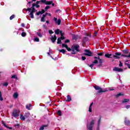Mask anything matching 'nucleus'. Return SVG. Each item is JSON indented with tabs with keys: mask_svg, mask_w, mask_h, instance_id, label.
<instances>
[{
	"mask_svg": "<svg viewBox=\"0 0 130 130\" xmlns=\"http://www.w3.org/2000/svg\"><path fill=\"white\" fill-rule=\"evenodd\" d=\"M54 21L55 22V23L57 24V25H60V24L61 23V20H60V19H58L57 20V18L54 17Z\"/></svg>",
	"mask_w": 130,
	"mask_h": 130,
	"instance_id": "6e6552de",
	"label": "nucleus"
},
{
	"mask_svg": "<svg viewBox=\"0 0 130 130\" xmlns=\"http://www.w3.org/2000/svg\"><path fill=\"white\" fill-rule=\"evenodd\" d=\"M89 112H92V107H89Z\"/></svg>",
	"mask_w": 130,
	"mask_h": 130,
	"instance_id": "de8ad7c7",
	"label": "nucleus"
},
{
	"mask_svg": "<svg viewBox=\"0 0 130 130\" xmlns=\"http://www.w3.org/2000/svg\"><path fill=\"white\" fill-rule=\"evenodd\" d=\"M49 34H53V31H52V30H49Z\"/></svg>",
	"mask_w": 130,
	"mask_h": 130,
	"instance_id": "4d7b16f0",
	"label": "nucleus"
},
{
	"mask_svg": "<svg viewBox=\"0 0 130 130\" xmlns=\"http://www.w3.org/2000/svg\"><path fill=\"white\" fill-rule=\"evenodd\" d=\"M40 2V3H41H41H42V4H46V2H45L44 0H41Z\"/></svg>",
	"mask_w": 130,
	"mask_h": 130,
	"instance_id": "5fc2aeb1",
	"label": "nucleus"
},
{
	"mask_svg": "<svg viewBox=\"0 0 130 130\" xmlns=\"http://www.w3.org/2000/svg\"><path fill=\"white\" fill-rule=\"evenodd\" d=\"M113 71L114 72H118L119 73H120L121 72H123V69H120V68H118L117 67H115L113 69Z\"/></svg>",
	"mask_w": 130,
	"mask_h": 130,
	"instance_id": "1a4fd4ad",
	"label": "nucleus"
},
{
	"mask_svg": "<svg viewBox=\"0 0 130 130\" xmlns=\"http://www.w3.org/2000/svg\"><path fill=\"white\" fill-rule=\"evenodd\" d=\"M35 7H36V8L37 9H38V8H40V5H38V4H36Z\"/></svg>",
	"mask_w": 130,
	"mask_h": 130,
	"instance_id": "e2e57ef3",
	"label": "nucleus"
},
{
	"mask_svg": "<svg viewBox=\"0 0 130 130\" xmlns=\"http://www.w3.org/2000/svg\"><path fill=\"white\" fill-rule=\"evenodd\" d=\"M35 42H39V38H35Z\"/></svg>",
	"mask_w": 130,
	"mask_h": 130,
	"instance_id": "4c0bfd02",
	"label": "nucleus"
},
{
	"mask_svg": "<svg viewBox=\"0 0 130 130\" xmlns=\"http://www.w3.org/2000/svg\"><path fill=\"white\" fill-rule=\"evenodd\" d=\"M99 63H101L102 64V63H103V61H102V59H100V60H99Z\"/></svg>",
	"mask_w": 130,
	"mask_h": 130,
	"instance_id": "09e8293b",
	"label": "nucleus"
},
{
	"mask_svg": "<svg viewBox=\"0 0 130 130\" xmlns=\"http://www.w3.org/2000/svg\"><path fill=\"white\" fill-rule=\"evenodd\" d=\"M98 34V31H94V36H97V35Z\"/></svg>",
	"mask_w": 130,
	"mask_h": 130,
	"instance_id": "3c124183",
	"label": "nucleus"
},
{
	"mask_svg": "<svg viewBox=\"0 0 130 130\" xmlns=\"http://www.w3.org/2000/svg\"><path fill=\"white\" fill-rule=\"evenodd\" d=\"M88 40H89V39H88V38H87L86 37H84L83 38L82 42L83 43H86V42H87V41H88Z\"/></svg>",
	"mask_w": 130,
	"mask_h": 130,
	"instance_id": "dca6fc26",
	"label": "nucleus"
},
{
	"mask_svg": "<svg viewBox=\"0 0 130 130\" xmlns=\"http://www.w3.org/2000/svg\"><path fill=\"white\" fill-rule=\"evenodd\" d=\"M125 125H130V121L127 119L125 118L124 120Z\"/></svg>",
	"mask_w": 130,
	"mask_h": 130,
	"instance_id": "ddd939ff",
	"label": "nucleus"
},
{
	"mask_svg": "<svg viewBox=\"0 0 130 130\" xmlns=\"http://www.w3.org/2000/svg\"><path fill=\"white\" fill-rule=\"evenodd\" d=\"M80 45L76 44L72 46L71 54H77V53L80 52Z\"/></svg>",
	"mask_w": 130,
	"mask_h": 130,
	"instance_id": "f257e3e1",
	"label": "nucleus"
},
{
	"mask_svg": "<svg viewBox=\"0 0 130 130\" xmlns=\"http://www.w3.org/2000/svg\"><path fill=\"white\" fill-rule=\"evenodd\" d=\"M11 79H16V80H18V77L16 75H13L12 76Z\"/></svg>",
	"mask_w": 130,
	"mask_h": 130,
	"instance_id": "c756f323",
	"label": "nucleus"
},
{
	"mask_svg": "<svg viewBox=\"0 0 130 130\" xmlns=\"http://www.w3.org/2000/svg\"><path fill=\"white\" fill-rule=\"evenodd\" d=\"M35 6H36V4L35 3L32 4V7L31 8V11H33L34 12H36L37 10H35Z\"/></svg>",
	"mask_w": 130,
	"mask_h": 130,
	"instance_id": "2eb2a0df",
	"label": "nucleus"
},
{
	"mask_svg": "<svg viewBox=\"0 0 130 130\" xmlns=\"http://www.w3.org/2000/svg\"><path fill=\"white\" fill-rule=\"evenodd\" d=\"M122 56L123 57L122 55H125V54H122L120 52H116L115 53V54L113 55V57H114V58H116V59H119V58H120V57L119 56Z\"/></svg>",
	"mask_w": 130,
	"mask_h": 130,
	"instance_id": "39448f33",
	"label": "nucleus"
},
{
	"mask_svg": "<svg viewBox=\"0 0 130 130\" xmlns=\"http://www.w3.org/2000/svg\"><path fill=\"white\" fill-rule=\"evenodd\" d=\"M47 126H48V125H43L42 126H41V127L39 128V130H43L44 129L45 127H47Z\"/></svg>",
	"mask_w": 130,
	"mask_h": 130,
	"instance_id": "f3484780",
	"label": "nucleus"
},
{
	"mask_svg": "<svg viewBox=\"0 0 130 130\" xmlns=\"http://www.w3.org/2000/svg\"><path fill=\"white\" fill-rule=\"evenodd\" d=\"M56 39H57V37L56 35H54V36L52 35L51 36V40L52 43H54V42L56 41Z\"/></svg>",
	"mask_w": 130,
	"mask_h": 130,
	"instance_id": "9d476101",
	"label": "nucleus"
},
{
	"mask_svg": "<svg viewBox=\"0 0 130 130\" xmlns=\"http://www.w3.org/2000/svg\"><path fill=\"white\" fill-rule=\"evenodd\" d=\"M24 117H25V118H28V117H30V113H25V114H24Z\"/></svg>",
	"mask_w": 130,
	"mask_h": 130,
	"instance_id": "a211bd4d",
	"label": "nucleus"
},
{
	"mask_svg": "<svg viewBox=\"0 0 130 130\" xmlns=\"http://www.w3.org/2000/svg\"><path fill=\"white\" fill-rule=\"evenodd\" d=\"M68 46L66 44H62V47H65V48H67Z\"/></svg>",
	"mask_w": 130,
	"mask_h": 130,
	"instance_id": "f704fd0d",
	"label": "nucleus"
},
{
	"mask_svg": "<svg viewBox=\"0 0 130 130\" xmlns=\"http://www.w3.org/2000/svg\"><path fill=\"white\" fill-rule=\"evenodd\" d=\"M52 3V1H46L45 5H47V6H49L51 5Z\"/></svg>",
	"mask_w": 130,
	"mask_h": 130,
	"instance_id": "a878e982",
	"label": "nucleus"
},
{
	"mask_svg": "<svg viewBox=\"0 0 130 130\" xmlns=\"http://www.w3.org/2000/svg\"><path fill=\"white\" fill-rule=\"evenodd\" d=\"M15 18V15H12L10 17V20H13Z\"/></svg>",
	"mask_w": 130,
	"mask_h": 130,
	"instance_id": "79ce46f5",
	"label": "nucleus"
},
{
	"mask_svg": "<svg viewBox=\"0 0 130 130\" xmlns=\"http://www.w3.org/2000/svg\"><path fill=\"white\" fill-rule=\"evenodd\" d=\"M3 124L5 127H6L7 128H9V126H8V125H7L6 123H4Z\"/></svg>",
	"mask_w": 130,
	"mask_h": 130,
	"instance_id": "0e129e2a",
	"label": "nucleus"
},
{
	"mask_svg": "<svg viewBox=\"0 0 130 130\" xmlns=\"http://www.w3.org/2000/svg\"><path fill=\"white\" fill-rule=\"evenodd\" d=\"M84 51L85 53L83 54V55H85V56H92L93 54V53L90 50L85 49Z\"/></svg>",
	"mask_w": 130,
	"mask_h": 130,
	"instance_id": "423d86ee",
	"label": "nucleus"
},
{
	"mask_svg": "<svg viewBox=\"0 0 130 130\" xmlns=\"http://www.w3.org/2000/svg\"><path fill=\"white\" fill-rule=\"evenodd\" d=\"M60 34L61 35V37H63V35H64V34L63 33H62V31H60Z\"/></svg>",
	"mask_w": 130,
	"mask_h": 130,
	"instance_id": "864d4df0",
	"label": "nucleus"
},
{
	"mask_svg": "<svg viewBox=\"0 0 130 130\" xmlns=\"http://www.w3.org/2000/svg\"><path fill=\"white\" fill-rule=\"evenodd\" d=\"M26 35H27V34H26V32H22L21 33V36H22V37H25V36H26Z\"/></svg>",
	"mask_w": 130,
	"mask_h": 130,
	"instance_id": "473e14b6",
	"label": "nucleus"
},
{
	"mask_svg": "<svg viewBox=\"0 0 130 130\" xmlns=\"http://www.w3.org/2000/svg\"><path fill=\"white\" fill-rule=\"evenodd\" d=\"M20 119H21V120H25L26 117H25V116H23L22 114H20Z\"/></svg>",
	"mask_w": 130,
	"mask_h": 130,
	"instance_id": "4be33fe9",
	"label": "nucleus"
},
{
	"mask_svg": "<svg viewBox=\"0 0 130 130\" xmlns=\"http://www.w3.org/2000/svg\"><path fill=\"white\" fill-rule=\"evenodd\" d=\"M25 107H26V109H28V110H30V107L29 106V104L26 105Z\"/></svg>",
	"mask_w": 130,
	"mask_h": 130,
	"instance_id": "58836bf2",
	"label": "nucleus"
},
{
	"mask_svg": "<svg viewBox=\"0 0 130 130\" xmlns=\"http://www.w3.org/2000/svg\"><path fill=\"white\" fill-rule=\"evenodd\" d=\"M31 8H28L27 9H24V11H26V12H31Z\"/></svg>",
	"mask_w": 130,
	"mask_h": 130,
	"instance_id": "bb28decb",
	"label": "nucleus"
},
{
	"mask_svg": "<svg viewBox=\"0 0 130 130\" xmlns=\"http://www.w3.org/2000/svg\"><path fill=\"white\" fill-rule=\"evenodd\" d=\"M41 22H45V18L42 17L41 19Z\"/></svg>",
	"mask_w": 130,
	"mask_h": 130,
	"instance_id": "49530a36",
	"label": "nucleus"
},
{
	"mask_svg": "<svg viewBox=\"0 0 130 130\" xmlns=\"http://www.w3.org/2000/svg\"><path fill=\"white\" fill-rule=\"evenodd\" d=\"M130 108V105H127V106H126V108L127 109H128V108Z\"/></svg>",
	"mask_w": 130,
	"mask_h": 130,
	"instance_id": "338daca9",
	"label": "nucleus"
},
{
	"mask_svg": "<svg viewBox=\"0 0 130 130\" xmlns=\"http://www.w3.org/2000/svg\"><path fill=\"white\" fill-rule=\"evenodd\" d=\"M59 38L61 40H64L66 39V37H60Z\"/></svg>",
	"mask_w": 130,
	"mask_h": 130,
	"instance_id": "8fccbe9b",
	"label": "nucleus"
},
{
	"mask_svg": "<svg viewBox=\"0 0 130 130\" xmlns=\"http://www.w3.org/2000/svg\"><path fill=\"white\" fill-rule=\"evenodd\" d=\"M125 65L127 66V67H128V69H130V64L129 63H125Z\"/></svg>",
	"mask_w": 130,
	"mask_h": 130,
	"instance_id": "c03bdc74",
	"label": "nucleus"
},
{
	"mask_svg": "<svg viewBox=\"0 0 130 130\" xmlns=\"http://www.w3.org/2000/svg\"><path fill=\"white\" fill-rule=\"evenodd\" d=\"M8 85H9V83L8 82H5V83L3 84V86L4 87H8Z\"/></svg>",
	"mask_w": 130,
	"mask_h": 130,
	"instance_id": "c9c22d12",
	"label": "nucleus"
},
{
	"mask_svg": "<svg viewBox=\"0 0 130 130\" xmlns=\"http://www.w3.org/2000/svg\"><path fill=\"white\" fill-rule=\"evenodd\" d=\"M37 35L38 36H39V37H42V35H41V33L39 32H37Z\"/></svg>",
	"mask_w": 130,
	"mask_h": 130,
	"instance_id": "e433bc0d",
	"label": "nucleus"
},
{
	"mask_svg": "<svg viewBox=\"0 0 130 130\" xmlns=\"http://www.w3.org/2000/svg\"><path fill=\"white\" fill-rule=\"evenodd\" d=\"M12 116H13V117H15V118H17L18 116H19V114H18V112L16 109H13Z\"/></svg>",
	"mask_w": 130,
	"mask_h": 130,
	"instance_id": "0eeeda50",
	"label": "nucleus"
},
{
	"mask_svg": "<svg viewBox=\"0 0 130 130\" xmlns=\"http://www.w3.org/2000/svg\"><path fill=\"white\" fill-rule=\"evenodd\" d=\"M126 102H129V99H125L122 101V103H126Z\"/></svg>",
	"mask_w": 130,
	"mask_h": 130,
	"instance_id": "b1692460",
	"label": "nucleus"
},
{
	"mask_svg": "<svg viewBox=\"0 0 130 130\" xmlns=\"http://www.w3.org/2000/svg\"><path fill=\"white\" fill-rule=\"evenodd\" d=\"M59 51L60 52H62V53L63 54H66V52H67V51H66V50L62 49H61V50H59Z\"/></svg>",
	"mask_w": 130,
	"mask_h": 130,
	"instance_id": "c85d7f7f",
	"label": "nucleus"
},
{
	"mask_svg": "<svg viewBox=\"0 0 130 130\" xmlns=\"http://www.w3.org/2000/svg\"><path fill=\"white\" fill-rule=\"evenodd\" d=\"M85 36H88V37H91V34H85Z\"/></svg>",
	"mask_w": 130,
	"mask_h": 130,
	"instance_id": "bf43d9fd",
	"label": "nucleus"
},
{
	"mask_svg": "<svg viewBox=\"0 0 130 130\" xmlns=\"http://www.w3.org/2000/svg\"><path fill=\"white\" fill-rule=\"evenodd\" d=\"M71 35L72 36V39L73 40H78V39H79V38H80V37H79V35H75L73 34H71Z\"/></svg>",
	"mask_w": 130,
	"mask_h": 130,
	"instance_id": "9b49d317",
	"label": "nucleus"
},
{
	"mask_svg": "<svg viewBox=\"0 0 130 130\" xmlns=\"http://www.w3.org/2000/svg\"><path fill=\"white\" fill-rule=\"evenodd\" d=\"M105 57H107V58H113V56L112 57H110L109 55V53H107L105 54Z\"/></svg>",
	"mask_w": 130,
	"mask_h": 130,
	"instance_id": "412c9836",
	"label": "nucleus"
},
{
	"mask_svg": "<svg viewBox=\"0 0 130 130\" xmlns=\"http://www.w3.org/2000/svg\"><path fill=\"white\" fill-rule=\"evenodd\" d=\"M57 114L59 115V116H61V111L58 110L57 112Z\"/></svg>",
	"mask_w": 130,
	"mask_h": 130,
	"instance_id": "72a5a7b5",
	"label": "nucleus"
},
{
	"mask_svg": "<svg viewBox=\"0 0 130 130\" xmlns=\"http://www.w3.org/2000/svg\"><path fill=\"white\" fill-rule=\"evenodd\" d=\"M43 27L44 28V29H45L46 30V29H47V27H46V24H43Z\"/></svg>",
	"mask_w": 130,
	"mask_h": 130,
	"instance_id": "603ef678",
	"label": "nucleus"
},
{
	"mask_svg": "<svg viewBox=\"0 0 130 130\" xmlns=\"http://www.w3.org/2000/svg\"><path fill=\"white\" fill-rule=\"evenodd\" d=\"M18 96H19V94H18V92H14L13 94V97L15 99H17Z\"/></svg>",
	"mask_w": 130,
	"mask_h": 130,
	"instance_id": "6ab92c4d",
	"label": "nucleus"
},
{
	"mask_svg": "<svg viewBox=\"0 0 130 130\" xmlns=\"http://www.w3.org/2000/svg\"><path fill=\"white\" fill-rule=\"evenodd\" d=\"M121 51L123 53L122 54H124L125 55H126V54H128V53H129V49L127 48L122 50Z\"/></svg>",
	"mask_w": 130,
	"mask_h": 130,
	"instance_id": "f8f14e48",
	"label": "nucleus"
},
{
	"mask_svg": "<svg viewBox=\"0 0 130 130\" xmlns=\"http://www.w3.org/2000/svg\"><path fill=\"white\" fill-rule=\"evenodd\" d=\"M123 95L124 94L123 93H121V92H120L116 95V98H118V97H120V96H123Z\"/></svg>",
	"mask_w": 130,
	"mask_h": 130,
	"instance_id": "393cba45",
	"label": "nucleus"
},
{
	"mask_svg": "<svg viewBox=\"0 0 130 130\" xmlns=\"http://www.w3.org/2000/svg\"><path fill=\"white\" fill-rule=\"evenodd\" d=\"M81 58H82V60H85V59H86V57H85V56H82V57H81Z\"/></svg>",
	"mask_w": 130,
	"mask_h": 130,
	"instance_id": "052dcab7",
	"label": "nucleus"
},
{
	"mask_svg": "<svg viewBox=\"0 0 130 130\" xmlns=\"http://www.w3.org/2000/svg\"><path fill=\"white\" fill-rule=\"evenodd\" d=\"M96 64V63H94V62H92V64H88L89 67L91 68V70H93V67H94Z\"/></svg>",
	"mask_w": 130,
	"mask_h": 130,
	"instance_id": "5701e85b",
	"label": "nucleus"
},
{
	"mask_svg": "<svg viewBox=\"0 0 130 130\" xmlns=\"http://www.w3.org/2000/svg\"><path fill=\"white\" fill-rule=\"evenodd\" d=\"M92 62H93V63H95V64H97V63H98V60L94 59Z\"/></svg>",
	"mask_w": 130,
	"mask_h": 130,
	"instance_id": "a19ab883",
	"label": "nucleus"
},
{
	"mask_svg": "<svg viewBox=\"0 0 130 130\" xmlns=\"http://www.w3.org/2000/svg\"><path fill=\"white\" fill-rule=\"evenodd\" d=\"M123 64H122V62H121V61H120V63L119 64V66L121 68V67H122Z\"/></svg>",
	"mask_w": 130,
	"mask_h": 130,
	"instance_id": "13d9d810",
	"label": "nucleus"
},
{
	"mask_svg": "<svg viewBox=\"0 0 130 130\" xmlns=\"http://www.w3.org/2000/svg\"><path fill=\"white\" fill-rule=\"evenodd\" d=\"M0 101H4V98H3V94L2 91H0Z\"/></svg>",
	"mask_w": 130,
	"mask_h": 130,
	"instance_id": "cd10ccee",
	"label": "nucleus"
},
{
	"mask_svg": "<svg viewBox=\"0 0 130 130\" xmlns=\"http://www.w3.org/2000/svg\"><path fill=\"white\" fill-rule=\"evenodd\" d=\"M101 67H102V64L100 63L99 65H98V68H100Z\"/></svg>",
	"mask_w": 130,
	"mask_h": 130,
	"instance_id": "774afa93",
	"label": "nucleus"
},
{
	"mask_svg": "<svg viewBox=\"0 0 130 130\" xmlns=\"http://www.w3.org/2000/svg\"><path fill=\"white\" fill-rule=\"evenodd\" d=\"M94 124H95V120H92L89 124H87V130H93V126H94Z\"/></svg>",
	"mask_w": 130,
	"mask_h": 130,
	"instance_id": "f03ea898",
	"label": "nucleus"
},
{
	"mask_svg": "<svg viewBox=\"0 0 130 130\" xmlns=\"http://www.w3.org/2000/svg\"><path fill=\"white\" fill-rule=\"evenodd\" d=\"M95 90H96L98 91V94H100V93H104L107 92V90H103L102 88L100 87L99 86L96 85L94 86Z\"/></svg>",
	"mask_w": 130,
	"mask_h": 130,
	"instance_id": "7ed1b4c3",
	"label": "nucleus"
},
{
	"mask_svg": "<svg viewBox=\"0 0 130 130\" xmlns=\"http://www.w3.org/2000/svg\"><path fill=\"white\" fill-rule=\"evenodd\" d=\"M98 55H99V56H103V53H98Z\"/></svg>",
	"mask_w": 130,
	"mask_h": 130,
	"instance_id": "a18cd8bd",
	"label": "nucleus"
},
{
	"mask_svg": "<svg viewBox=\"0 0 130 130\" xmlns=\"http://www.w3.org/2000/svg\"><path fill=\"white\" fill-rule=\"evenodd\" d=\"M17 126H20V124H16L14 125L15 127H17Z\"/></svg>",
	"mask_w": 130,
	"mask_h": 130,
	"instance_id": "680f3d73",
	"label": "nucleus"
},
{
	"mask_svg": "<svg viewBox=\"0 0 130 130\" xmlns=\"http://www.w3.org/2000/svg\"><path fill=\"white\" fill-rule=\"evenodd\" d=\"M65 43H70L71 42V41L69 39L66 40L64 41Z\"/></svg>",
	"mask_w": 130,
	"mask_h": 130,
	"instance_id": "37998d69",
	"label": "nucleus"
},
{
	"mask_svg": "<svg viewBox=\"0 0 130 130\" xmlns=\"http://www.w3.org/2000/svg\"><path fill=\"white\" fill-rule=\"evenodd\" d=\"M60 31H61V30H59V29H57L55 30V34L58 35L59 33H60Z\"/></svg>",
	"mask_w": 130,
	"mask_h": 130,
	"instance_id": "aec40b11",
	"label": "nucleus"
},
{
	"mask_svg": "<svg viewBox=\"0 0 130 130\" xmlns=\"http://www.w3.org/2000/svg\"><path fill=\"white\" fill-rule=\"evenodd\" d=\"M66 102H70L72 101V97H71V95H67V100H66Z\"/></svg>",
	"mask_w": 130,
	"mask_h": 130,
	"instance_id": "4468645a",
	"label": "nucleus"
},
{
	"mask_svg": "<svg viewBox=\"0 0 130 130\" xmlns=\"http://www.w3.org/2000/svg\"><path fill=\"white\" fill-rule=\"evenodd\" d=\"M100 122H101V117H100V119H99L98 125H99V124H100Z\"/></svg>",
	"mask_w": 130,
	"mask_h": 130,
	"instance_id": "6e6d98bb",
	"label": "nucleus"
},
{
	"mask_svg": "<svg viewBox=\"0 0 130 130\" xmlns=\"http://www.w3.org/2000/svg\"><path fill=\"white\" fill-rule=\"evenodd\" d=\"M57 44H61V40L60 39V38H58L57 39Z\"/></svg>",
	"mask_w": 130,
	"mask_h": 130,
	"instance_id": "7c9ffc66",
	"label": "nucleus"
},
{
	"mask_svg": "<svg viewBox=\"0 0 130 130\" xmlns=\"http://www.w3.org/2000/svg\"><path fill=\"white\" fill-rule=\"evenodd\" d=\"M50 8V6H47L45 7V9H42L41 11H39L38 12H37L36 13L37 16H39V15H40V14L41 15H42V14H44V13H45V12H46V11H47V10H48Z\"/></svg>",
	"mask_w": 130,
	"mask_h": 130,
	"instance_id": "20e7f679",
	"label": "nucleus"
},
{
	"mask_svg": "<svg viewBox=\"0 0 130 130\" xmlns=\"http://www.w3.org/2000/svg\"><path fill=\"white\" fill-rule=\"evenodd\" d=\"M39 4H41V3L40 2V1H37L36 3V5H38Z\"/></svg>",
	"mask_w": 130,
	"mask_h": 130,
	"instance_id": "69168bd1",
	"label": "nucleus"
},
{
	"mask_svg": "<svg viewBox=\"0 0 130 130\" xmlns=\"http://www.w3.org/2000/svg\"><path fill=\"white\" fill-rule=\"evenodd\" d=\"M67 50L68 51H72V46L71 48L69 47V46L66 48Z\"/></svg>",
	"mask_w": 130,
	"mask_h": 130,
	"instance_id": "2f4dec72",
	"label": "nucleus"
},
{
	"mask_svg": "<svg viewBox=\"0 0 130 130\" xmlns=\"http://www.w3.org/2000/svg\"><path fill=\"white\" fill-rule=\"evenodd\" d=\"M29 16H30L31 19H34V14L29 13Z\"/></svg>",
	"mask_w": 130,
	"mask_h": 130,
	"instance_id": "ea45409f",
	"label": "nucleus"
}]
</instances>
